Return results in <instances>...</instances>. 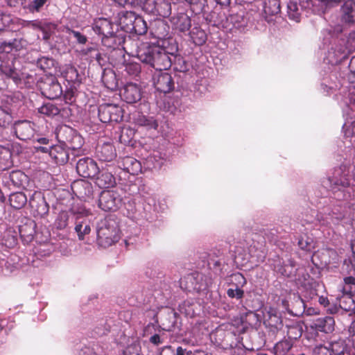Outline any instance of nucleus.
I'll return each instance as SVG.
<instances>
[{"instance_id":"f257e3e1","label":"nucleus","mask_w":355,"mask_h":355,"mask_svg":"<svg viewBox=\"0 0 355 355\" xmlns=\"http://www.w3.org/2000/svg\"><path fill=\"white\" fill-rule=\"evenodd\" d=\"M138 59L157 71L166 70L171 66L168 55L156 46L141 47L137 51Z\"/></svg>"},{"instance_id":"f03ea898","label":"nucleus","mask_w":355,"mask_h":355,"mask_svg":"<svg viewBox=\"0 0 355 355\" xmlns=\"http://www.w3.org/2000/svg\"><path fill=\"white\" fill-rule=\"evenodd\" d=\"M97 239L98 244L103 248H107L117 242L120 239L117 220L112 217L101 220L97 229Z\"/></svg>"},{"instance_id":"7ed1b4c3","label":"nucleus","mask_w":355,"mask_h":355,"mask_svg":"<svg viewBox=\"0 0 355 355\" xmlns=\"http://www.w3.org/2000/svg\"><path fill=\"white\" fill-rule=\"evenodd\" d=\"M123 111L114 104H103L98 108V116L103 123L119 122L123 119Z\"/></svg>"},{"instance_id":"20e7f679","label":"nucleus","mask_w":355,"mask_h":355,"mask_svg":"<svg viewBox=\"0 0 355 355\" xmlns=\"http://www.w3.org/2000/svg\"><path fill=\"white\" fill-rule=\"evenodd\" d=\"M121 203L120 196L116 192L110 190L102 191L98 200L99 207L105 211L117 210Z\"/></svg>"},{"instance_id":"39448f33","label":"nucleus","mask_w":355,"mask_h":355,"mask_svg":"<svg viewBox=\"0 0 355 355\" xmlns=\"http://www.w3.org/2000/svg\"><path fill=\"white\" fill-rule=\"evenodd\" d=\"M317 0H289L287 3L288 14L291 19L298 21L300 16V10H312L315 1Z\"/></svg>"},{"instance_id":"423d86ee","label":"nucleus","mask_w":355,"mask_h":355,"mask_svg":"<svg viewBox=\"0 0 355 355\" xmlns=\"http://www.w3.org/2000/svg\"><path fill=\"white\" fill-rule=\"evenodd\" d=\"M76 219L75 231L78 234L79 240H83L85 236L91 232V227L89 221L86 217L89 215V211L85 209L74 212Z\"/></svg>"},{"instance_id":"0eeeda50","label":"nucleus","mask_w":355,"mask_h":355,"mask_svg":"<svg viewBox=\"0 0 355 355\" xmlns=\"http://www.w3.org/2000/svg\"><path fill=\"white\" fill-rule=\"evenodd\" d=\"M126 19H130V23L132 26L131 29L134 30L137 34L144 35L147 32L148 28L146 22L141 17L136 15L134 12H125L120 19L121 23L124 25H128L129 23L125 21Z\"/></svg>"},{"instance_id":"6e6552de","label":"nucleus","mask_w":355,"mask_h":355,"mask_svg":"<svg viewBox=\"0 0 355 355\" xmlns=\"http://www.w3.org/2000/svg\"><path fill=\"white\" fill-rule=\"evenodd\" d=\"M98 170L96 163L90 158L80 159L76 164L78 173L83 178H94L98 175Z\"/></svg>"},{"instance_id":"1a4fd4ad","label":"nucleus","mask_w":355,"mask_h":355,"mask_svg":"<svg viewBox=\"0 0 355 355\" xmlns=\"http://www.w3.org/2000/svg\"><path fill=\"white\" fill-rule=\"evenodd\" d=\"M153 84L157 91L168 93L173 88L171 76L167 72H159L153 76Z\"/></svg>"},{"instance_id":"9d476101","label":"nucleus","mask_w":355,"mask_h":355,"mask_svg":"<svg viewBox=\"0 0 355 355\" xmlns=\"http://www.w3.org/2000/svg\"><path fill=\"white\" fill-rule=\"evenodd\" d=\"M141 89L135 83H128L121 90V98L128 103H135L141 98Z\"/></svg>"},{"instance_id":"9b49d317","label":"nucleus","mask_w":355,"mask_h":355,"mask_svg":"<svg viewBox=\"0 0 355 355\" xmlns=\"http://www.w3.org/2000/svg\"><path fill=\"white\" fill-rule=\"evenodd\" d=\"M348 173L343 171L342 168H337L334 171L333 176L328 179L332 189L347 187L349 185V180Z\"/></svg>"},{"instance_id":"f8f14e48","label":"nucleus","mask_w":355,"mask_h":355,"mask_svg":"<svg viewBox=\"0 0 355 355\" xmlns=\"http://www.w3.org/2000/svg\"><path fill=\"white\" fill-rule=\"evenodd\" d=\"M34 125L28 121H18L15 123L14 130L17 137L21 140L31 139L34 134Z\"/></svg>"},{"instance_id":"ddd939ff","label":"nucleus","mask_w":355,"mask_h":355,"mask_svg":"<svg viewBox=\"0 0 355 355\" xmlns=\"http://www.w3.org/2000/svg\"><path fill=\"white\" fill-rule=\"evenodd\" d=\"M92 28L95 33L105 37H111L114 34L112 23L105 18L95 20Z\"/></svg>"},{"instance_id":"4468645a","label":"nucleus","mask_w":355,"mask_h":355,"mask_svg":"<svg viewBox=\"0 0 355 355\" xmlns=\"http://www.w3.org/2000/svg\"><path fill=\"white\" fill-rule=\"evenodd\" d=\"M96 176V182L101 188H108L114 186L115 184V178L108 170L103 168L101 171H98Z\"/></svg>"},{"instance_id":"2eb2a0df","label":"nucleus","mask_w":355,"mask_h":355,"mask_svg":"<svg viewBox=\"0 0 355 355\" xmlns=\"http://www.w3.org/2000/svg\"><path fill=\"white\" fill-rule=\"evenodd\" d=\"M60 85L55 80L49 84H45L43 87V94L49 98H56L62 94Z\"/></svg>"},{"instance_id":"dca6fc26","label":"nucleus","mask_w":355,"mask_h":355,"mask_svg":"<svg viewBox=\"0 0 355 355\" xmlns=\"http://www.w3.org/2000/svg\"><path fill=\"white\" fill-rule=\"evenodd\" d=\"M334 319L331 316L318 318L315 323L316 328L324 333L332 332L334 329Z\"/></svg>"},{"instance_id":"f3484780","label":"nucleus","mask_w":355,"mask_h":355,"mask_svg":"<svg viewBox=\"0 0 355 355\" xmlns=\"http://www.w3.org/2000/svg\"><path fill=\"white\" fill-rule=\"evenodd\" d=\"M343 19L346 22H355V2L346 1L343 6Z\"/></svg>"},{"instance_id":"a211bd4d","label":"nucleus","mask_w":355,"mask_h":355,"mask_svg":"<svg viewBox=\"0 0 355 355\" xmlns=\"http://www.w3.org/2000/svg\"><path fill=\"white\" fill-rule=\"evenodd\" d=\"M9 202L11 207L19 209L24 207L27 202V197L22 192H16L10 195Z\"/></svg>"},{"instance_id":"6ab92c4d","label":"nucleus","mask_w":355,"mask_h":355,"mask_svg":"<svg viewBox=\"0 0 355 355\" xmlns=\"http://www.w3.org/2000/svg\"><path fill=\"white\" fill-rule=\"evenodd\" d=\"M135 123L139 126H143L147 129H157L158 123L153 117H147L142 114H138L134 119Z\"/></svg>"},{"instance_id":"aec40b11","label":"nucleus","mask_w":355,"mask_h":355,"mask_svg":"<svg viewBox=\"0 0 355 355\" xmlns=\"http://www.w3.org/2000/svg\"><path fill=\"white\" fill-rule=\"evenodd\" d=\"M173 24L176 29L185 32L191 27V19L187 15L181 14L174 19Z\"/></svg>"},{"instance_id":"412c9836","label":"nucleus","mask_w":355,"mask_h":355,"mask_svg":"<svg viewBox=\"0 0 355 355\" xmlns=\"http://www.w3.org/2000/svg\"><path fill=\"white\" fill-rule=\"evenodd\" d=\"M190 36L196 45H202L207 40L205 32L198 28H193L190 33Z\"/></svg>"},{"instance_id":"4be33fe9","label":"nucleus","mask_w":355,"mask_h":355,"mask_svg":"<svg viewBox=\"0 0 355 355\" xmlns=\"http://www.w3.org/2000/svg\"><path fill=\"white\" fill-rule=\"evenodd\" d=\"M10 179L14 186L17 187H24L27 182V176L20 171H13L10 175Z\"/></svg>"},{"instance_id":"5701e85b","label":"nucleus","mask_w":355,"mask_h":355,"mask_svg":"<svg viewBox=\"0 0 355 355\" xmlns=\"http://www.w3.org/2000/svg\"><path fill=\"white\" fill-rule=\"evenodd\" d=\"M98 153L100 158L105 162H110L115 157L114 147L110 144H104Z\"/></svg>"},{"instance_id":"b1692460","label":"nucleus","mask_w":355,"mask_h":355,"mask_svg":"<svg viewBox=\"0 0 355 355\" xmlns=\"http://www.w3.org/2000/svg\"><path fill=\"white\" fill-rule=\"evenodd\" d=\"M38 111L40 114L48 116H54L60 113V110L51 103H46L41 106Z\"/></svg>"},{"instance_id":"393cba45","label":"nucleus","mask_w":355,"mask_h":355,"mask_svg":"<svg viewBox=\"0 0 355 355\" xmlns=\"http://www.w3.org/2000/svg\"><path fill=\"white\" fill-rule=\"evenodd\" d=\"M343 294L350 296L355 295V278L353 277H347L344 279V285L342 288Z\"/></svg>"},{"instance_id":"a878e982","label":"nucleus","mask_w":355,"mask_h":355,"mask_svg":"<svg viewBox=\"0 0 355 355\" xmlns=\"http://www.w3.org/2000/svg\"><path fill=\"white\" fill-rule=\"evenodd\" d=\"M102 80L105 85L111 89H113L117 85L115 74L112 71H105L102 76Z\"/></svg>"},{"instance_id":"bb28decb","label":"nucleus","mask_w":355,"mask_h":355,"mask_svg":"<svg viewBox=\"0 0 355 355\" xmlns=\"http://www.w3.org/2000/svg\"><path fill=\"white\" fill-rule=\"evenodd\" d=\"M333 355H345L348 354L347 347L343 341H338L329 345Z\"/></svg>"},{"instance_id":"cd10ccee","label":"nucleus","mask_w":355,"mask_h":355,"mask_svg":"<svg viewBox=\"0 0 355 355\" xmlns=\"http://www.w3.org/2000/svg\"><path fill=\"white\" fill-rule=\"evenodd\" d=\"M69 215L66 211H62L59 214L55 220V225L58 229H64L68 225Z\"/></svg>"},{"instance_id":"c85d7f7f","label":"nucleus","mask_w":355,"mask_h":355,"mask_svg":"<svg viewBox=\"0 0 355 355\" xmlns=\"http://www.w3.org/2000/svg\"><path fill=\"white\" fill-rule=\"evenodd\" d=\"M54 64V60L47 57H42L37 60V66L43 70L50 69Z\"/></svg>"},{"instance_id":"c756f323","label":"nucleus","mask_w":355,"mask_h":355,"mask_svg":"<svg viewBox=\"0 0 355 355\" xmlns=\"http://www.w3.org/2000/svg\"><path fill=\"white\" fill-rule=\"evenodd\" d=\"M125 355H143L141 345L139 343H134L129 345L124 352Z\"/></svg>"},{"instance_id":"7c9ffc66","label":"nucleus","mask_w":355,"mask_h":355,"mask_svg":"<svg viewBox=\"0 0 355 355\" xmlns=\"http://www.w3.org/2000/svg\"><path fill=\"white\" fill-rule=\"evenodd\" d=\"M267 313L268 315L269 319L271 321L272 325H277L281 323L282 321L279 315V313L275 309L272 307L269 308Z\"/></svg>"},{"instance_id":"2f4dec72","label":"nucleus","mask_w":355,"mask_h":355,"mask_svg":"<svg viewBox=\"0 0 355 355\" xmlns=\"http://www.w3.org/2000/svg\"><path fill=\"white\" fill-rule=\"evenodd\" d=\"M313 355H333V352L329 346L320 345L313 349Z\"/></svg>"},{"instance_id":"473e14b6","label":"nucleus","mask_w":355,"mask_h":355,"mask_svg":"<svg viewBox=\"0 0 355 355\" xmlns=\"http://www.w3.org/2000/svg\"><path fill=\"white\" fill-rule=\"evenodd\" d=\"M125 162L126 164H130L132 165L131 168H130L129 167L126 168L129 172L132 173H136L137 171L140 170V163L137 160L133 159L132 157H127L125 159Z\"/></svg>"},{"instance_id":"72a5a7b5","label":"nucleus","mask_w":355,"mask_h":355,"mask_svg":"<svg viewBox=\"0 0 355 355\" xmlns=\"http://www.w3.org/2000/svg\"><path fill=\"white\" fill-rule=\"evenodd\" d=\"M275 270L284 276L289 277L293 272V268L289 266H275Z\"/></svg>"},{"instance_id":"f704fd0d","label":"nucleus","mask_w":355,"mask_h":355,"mask_svg":"<svg viewBox=\"0 0 355 355\" xmlns=\"http://www.w3.org/2000/svg\"><path fill=\"white\" fill-rule=\"evenodd\" d=\"M160 355H184V351L181 347H178L175 353L171 347H166L162 351Z\"/></svg>"},{"instance_id":"c9c22d12","label":"nucleus","mask_w":355,"mask_h":355,"mask_svg":"<svg viewBox=\"0 0 355 355\" xmlns=\"http://www.w3.org/2000/svg\"><path fill=\"white\" fill-rule=\"evenodd\" d=\"M125 71L130 75H137L140 72V66L137 63H129L125 66Z\"/></svg>"},{"instance_id":"e433bc0d","label":"nucleus","mask_w":355,"mask_h":355,"mask_svg":"<svg viewBox=\"0 0 355 355\" xmlns=\"http://www.w3.org/2000/svg\"><path fill=\"white\" fill-rule=\"evenodd\" d=\"M227 294L230 297L241 299L243 296V291L239 288H236L235 289L229 288L227 291Z\"/></svg>"},{"instance_id":"4c0bfd02","label":"nucleus","mask_w":355,"mask_h":355,"mask_svg":"<svg viewBox=\"0 0 355 355\" xmlns=\"http://www.w3.org/2000/svg\"><path fill=\"white\" fill-rule=\"evenodd\" d=\"M0 69L1 71L7 76L10 77L13 79L17 78V74L14 69L3 65H1Z\"/></svg>"},{"instance_id":"58836bf2","label":"nucleus","mask_w":355,"mask_h":355,"mask_svg":"<svg viewBox=\"0 0 355 355\" xmlns=\"http://www.w3.org/2000/svg\"><path fill=\"white\" fill-rule=\"evenodd\" d=\"M46 1L47 0H33L31 4V10L33 11H39Z\"/></svg>"},{"instance_id":"ea45409f","label":"nucleus","mask_w":355,"mask_h":355,"mask_svg":"<svg viewBox=\"0 0 355 355\" xmlns=\"http://www.w3.org/2000/svg\"><path fill=\"white\" fill-rule=\"evenodd\" d=\"M23 26L28 27H33L34 28H39L40 30H44V27H42V24L40 22L37 21H25L23 24Z\"/></svg>"},{"instance_id":"a19ab883","label":"nucleus","mask_w":355,"mask_h":355,"mask_svg":"<svg viewBox=\"0 0 355 355\" xmlns=\"http://www.w3.org/2000/svg\"><path fill=\"white\" fill-rule=\"evenodd\" d=\"M298 245L301 249L310 251L312 248L311 243H309L307 241H304V239H300L298 241Z\"/></svg>"},{"instance_id":"79ce46f5","label":"nucleus","mask_w":355,"mask_h":355,"mask_svg":"<svg viewBox=\"0 0 355 355\" xmlns=\"http://www.w3.org/2000/svg\"><path fill=\"white\" fill-rule=\"evenodd\" d=\"M80 355H97V354L94 348L85 347L81 349Z\"/></svg>"},{"instance_id":"37998d69","label":"nucleus","mask_w":355,"mask_h":355,"mask_svg":"<svg viewBox=\"0 0 355 355\" xmlns=\"http://www.w3.org/2000/svg\"><path fill=\"white\" fill-rule=\"evenodd\" d=\"M349 331L350 334V341L352 342L354 348H355V322L352 323V324L349 327Z\"/></svg>"},{"instance_id":"c03bdc74","label":"nucleus","mask_w":355,"mask_h":355,"mask_svg":"<svg viewBox=\"0 0 355 355\" xmlns=\"http://www.w3.org/2000/svg\"><path fill=\"white\" fill-rule=\"evenodd\" d=\"M73 35L80 44H85L87 37L78 31H73Z\"/></svg>"},{"instance_id":"a18cd8bd","label":"nucleus","mask_w":355,"mask_h":355,"mask_svg":"<svg viewBox=\"0 0 355 355\" xmlns=\"http://www.w3.org/2000/svg\"><path fill=\"white\" fill-rule=\"evenodd\" d=\"M351 249H352V255L349 258V261H350L352 266H353V268L355 270V240L352 241L351 243Z\"/></svg>"},{"instance_id":"49530a36","label":"nucleus","mask_w":355,"mask_h":355,"mask_svg":"<svg viewBox=\"0 0 355 355\" xmlns=\"http://www.w3.org/2000/svg\"><path fill=\"white\" fill-rule=\"evenodd\" d=\"M39 201L40 202V205L38 208L39 214H42L46 213L48 210L46 202L44 201V200L43 198H40Z\"/></svg>"},{"instance_id":"de8ad7c7","label":"nucleus","mask_w":355,"mask_h":355,"mask_svg":"<svg viewBox=\"0 0 355 355\" xmlns=\"http://www.w3.org/2000/svg\"><path fill=\"white\" fill-rule=\"evenodd\" d=\"M96 51V49L94 46H90L85 49H83L81 51V53L84 55H89V57L91 58V55H93L94 53Z\"/></svg>"},{"instance_id":"09e8293b","label":"nucleus","mask_w":355,"mask_h":355,"mask_svg":"<svg viewBox=\"0 0 355 355\" xmlns=\"http://www.w3.org/2000/svg\"><path fill=\"white\" fill-rule=\"evenodd\" d=\"M25 228L26 227H20L19 229V233H20V235L21 237H24V236H27L28 239H33V230L31 229V232L28 234H26V230H25Z\"/></svg>"},{"instance_id":"8fccbe9b","label":"nucleus","mask_w":355,"mask_h":355,"mask_svg":"<svg viewBox=\"0 0 355 355\" xmlns=\"http://www.w3.org/2000/svg\"><path fill=\"white\" fill-rule=\"evenodd\" d=\"M91 58L95 59L100 65L103 64L101 54L98 51L97 49L96 51L94 53V55H91Z\"/></svg>"},{"instance_id":"3c124183","label":"nucleus","mask_w":355,"mask_h":355,"mask_svg":"<svg viewBox=\"0 0 355 355\" xmlns=\"http://www.w3.org/2000/svg\"><path fill=\"white\" fill-rule=\"evenodd\" d=\"M42 27H44L45 28L44 30H41L42 31H47L49 32H52L53 30L55 29L56 25L52 23H48L44 24V26L42 25Z\"/></svg>"},{"instance_id":"603ef678","label":"nucleus","mask_w":355,"mask_h":355,"mask_svg":"<svg viewBox=\"0 0 355 355\" xmlns=\"http://www.w3.org/2000/svg\"><path fill=\"white\" fill-rule=\"evenodd\" d=\"M35 148H37V150L41 151L42 153H47L49 151V153L51 156H53V150L54 149H55V148H53L52 146H51L50 150H49V148H47V147L39 146V147H35Z\"/></svg>"},{"instance_id":"864d4df0","label":"nucleus","mask_w":355,"mask_h":355,"mask_svg":"<svg viewBox=\"0 0 355 355\" xmlns=\"http://www.w3.org/2000/svg\"><path fill=\"white\" fill-rule=\"evenodd\" d=\"M150 341L155 345H159L161 343L160 336L158 334H155L150 337Z\"/></svg>"},{"instance_id":"5fc2aeb1","label":"nucleus","mask_w":355,"mask_h":355,"mask_svg":"<svg viewBox=\"0 0 355 355\" xmlns=\"http://www.w3.org/2000/svg\"><path fill=\"white\" fill-rule=\"evenodd\" d=\"M319 303L322 305H323L324 306H327L328 304H329V300L327 297H324V296H320L319 297Z\"/></svg>"},{"instance_id":"6e6d98bb","label":"nucleus","mask_w":355,"mask_h":355,"mask_svg":"<svg viewBox=\"0 0 355 355\" xmlns=\"http://www.w3.org/2000/svg\"><path fill=\"white\" fill-rule=\"evenodd\" d=\"M215 1L222 6H228L231 0H215Z\"/></svg>"},{"instance_id":"4d7b16f0","label":"nucleus","mask_w":355,"mask_h":355,"mask_svg":"<svg viewBox=\"0 0 355 355\" xmlns=\"http://www.w3.org/2000/svg\"><path fill=\"white\" fill-rule=\"evenodd\" d=\"M37 141L39 144H49V139L47 138H45V137L39 138L37 140Z\"/></svg>"},{"instance_id":"13d9d810","label":"nucleus","mask_w":355,"mask_h":355,"mask_svg":"<svg viewBox=\"0 0 355 355\" xmlns=\"http://www.w3.org/2000/svg\"><path fill=\"white\" fill-rule=\"evenodd\" d=\"M193 355H212L211 354H209V353H207V352H205L204 351H201V350H196L194 352H193Z\"/></svg>"},{"instance_id":"bf43d9fd","label":"nucleus","mask_w":355,"mask_h":355,"mask_svg":"<svg viewBox=\"0 0 355 355\" xmlns=\"http://www.w3.org/2000/svg\"><path fill=\"white\" fill-rule=\"evenodd\" d=\"M116 3H117L120 6H125V4L129 3V0H113Z\"/></svg>"},{"instance_id":"052dcab7","label":"nucleus","mask_w":355,"mask_h":355,"mask_svg":"<svg viewBox=\"0 0 355 355\" xmlns=\"http://www.w3.org/2000/svg\"><path fill=\"white\" fill-rule=\"evenodd\" d=\"M43 32H44V38L45 40H48V39H49V34L48 33V31H43Z\"/></svg>"},{"instance_id":"680f3d73","label":"nucleus","mask_w":355,"mask_h":355,"mask_svg":"<svg viewBox=\"0 0 355 355\" xmlns=\"http://www.w3.org/2000/svg\"><path fill=\"white\" fill-rule=\"evenodd\" d=\"M263 259H264V255L263 254H261L257 258V261H263Z\"/></svg>"},{"instance_id":"e2e57ef3","label":"nucleus","mask_w":355,"mask_h":355,"mask_svg":"<svg viewBox=\"0 0 355 355\" xmlns=\"http://www.w3.org/2000/svg\"><path fill=\"white\" fill-rule=\"evenodd\" d=\"M318 257V253H314L313 257H312L313 261H314L315 258H317Z\"/></svg>"},{"instance_id":"0e129e2a","label":"nucleus","mask_w":355,"mask_h":355,"mask_svg":"<svg viewBox=\"0 0 355 355\" xmlns=\"http://www.w3.org/2000/svg\"><path fill=\"white\" fill-rule=\"evenodd\" d=\"M75 139H78L80 142L81 141L82 139L80 137H76Z\"/></svg>"},{"instance_id":"69168bd1","label":"nucleus","mask_w":355,"mask_h":355,"mask_svg":"<svg viewBox=\"0 0 355 355\" xmlns=\"http://www.w3.org/2000/svg\"><path fill=\"white\" fill-rule=\"evenodd\" d=\"M125 21L129 23V24H128V25H125L126 26H131V24H130V19H126V21Z\"/></svg>"},{"instance_id":"338daca9","label":"nucleus","mask_w":355,"mask_h":355,"mask_svg":"<svg viewBox=\"0 0 355 355\" xmlns=\"http://www.w3.org/2000/svg\"><path fill=\"white\" fill-rule=\"evenodd\" d=\"M198 0H189L191 3H196Z\"/></svg>"},{"instance_id":"774afa93","label":"nucleus","mask_w":355,"mask_h":355,"mask_svg":"<svg viewBox=\"0 0 355 355\" xmlns=\"http://www.w3.org/2000/svg\"><path fill=\"white\" fill-rule=\"evenodd\" d=\"M258 355H268L267 354H258Z\"/></svg>"}]
</instances>
